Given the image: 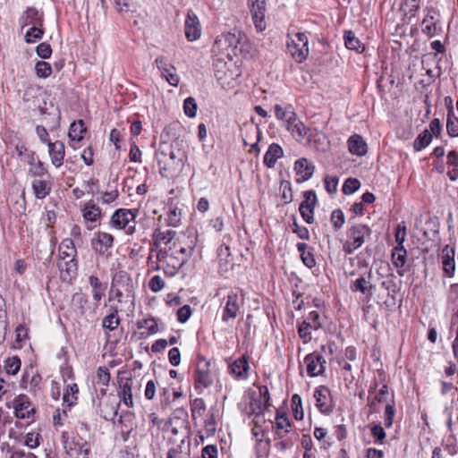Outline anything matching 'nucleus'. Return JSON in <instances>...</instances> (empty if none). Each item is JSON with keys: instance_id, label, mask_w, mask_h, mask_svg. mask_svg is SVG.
I'll use <instances>...</instances> for the list:
<instances>
[{"instance_id": "50", "label": "nucleus", "mask_w": 458, "mask_h": 458, "mask_svg": "<svg viewBox=\"0 0 458 458\" xmlns=\"http://www.w3.org/2000/svg\"><path fill=\"white\" fill-rule=\"evenodd\" d=\"M119 403L111 402L110 407H103L101 409V415L106 420H114L118 414Z\"/></svg>"}, {"instance_id": "28", "label": "nucleus", "mask_w": 458, "mask_h": 458, "mask_svg": "<svg viewBox=\"0 0 458 458\" xmlns=\"http://www.w3.org/2000/svg\"><path fill=\"white\" fill-rule=\"evenodd\" d=\"M89 284L91 287V294L96 305L98 306L105 295L106 285L103 284L99 278L94 275L89 276Z\"/></svg>"}, {"instance_id": "9", "label": "nucleus", "mask_w": 458, "mask_h": 458, "mask_svg": "<svg viewBox=\"0 0 458 458\" xmlns=\"http://www.w3.org/2000/svg\"><path fill=\"white\" fill-rule=\"evenodd\" d=\"M317 408L323 414H330L334 410V403L331 396V391L325 386H319L314 391L313 394Z\"/></svg>"}, {"instance_id": "11", "label": "nucleus", "mask_w": 458, "mask_h": 458, "mask_svg": "<svg viewBox=\"0 0 458 458\" xmlns=\"http://www.w3.org/2000/svg\"><path fill=\"white\" fill-rule=\"evenodd\" d=\"M309 38L305 33L298 32L296 39H293L289 48L293 57L298 62L304 61L309 55Z\"/></svg>"}, {"instance_id": "19", "label": "nucleus", "mask_w": 458, "mask_h": 458, "mask_svg": "<svg viewBox=\"0 0 458 458\" xmlns=\"http://www.w3.org/2000/svg\"><path fill=\"white\" fill-rule=\"evenodd\" d=\"M201 35V29L197 15L189 11L185 20V36L190 41H194L199 38Z\"/></svg>"}, {"instance_id": "10", "label": "nucleus", "mask_w": 458, "mask_h": 458, "mask_svg": "<svg viewBox=\"0 0 458 458\" xmlns=\"http://www.w3.org/2000/svg\"><path fill=\"white\" fill-rule=\"evenodd\" d=\"M12 403L14 415L18 419H30L35 413V408L26 394H19Z\"/></svg>"}, {"instance_id": "34", "label": "nucleus", "mask_w": 458, "mask_h": 458, "mask_svg": "<svg viewBox=\"0 0 458 458\" xmlns=\"http://www.w3.org/2000/svg\"><path fill=\"white\" fill-rule=\"evenodd\" d=\"M81 211L82 216L87 222L96 223L101 217V209L93 203H86Z\"/></svg>"}, {"instance_id": "37", "label": "nucleus", "mask_w": 458, "mask_h": 458, "mask_svg": "<svg viewBox=\"0 0 458 458\" xmlns=\"http://www.w3.org/2000/svg\"><path fill=\"white\" fill-rule=\"evenodd\" d=\"M436 13L429 11L422 21V32L428 38L434 37L437 33V26L434 16Z\"/></svg>"}, {"instance_id": "14", "label": "nucleus", "mask_w": 458, "mask_h": 458, "mask_svg": "<svg viewBox=\"0 0 458 458\" xmlns=\"http://www.w3.org/2000/svg\"><path fill=\"white\" fill-rule=\"evenodd\" d=\"M307 373L310 377H317L325 371L326 360L318 353L313 352L304 358Z\"/></svg>"}, {"instance_id": "12", "label": "nucleus", "mask_w": 458, "mask_h": 458, "mask_svg": "<svg viewBox=\"0 0 458 458\" xmlns=\"http://www.w3.org/2000/svg\"><path fill=\"white\" fill-rule=\"evenodd\" d=\"M284 126L297 141H301L304 139L310 140L311 137L310 129L297 117V114L288 121Z\"/></svg>"}, {"instance_id": "2", "label": "nucleus", "mask_w": 458, "mask_h": 458, "mask_svg": "<svg viewBox=\"0 0 458 458\" xmlns=\"http://www.w3.org/2000/svg\"><path fill=\"white\" fill-rule=\"evenodd\" d=\"M138 209L119 208L112 215L109 225L115 230H124L129 235L135 233Z\"/></svg>"}, {"instance_id": "57", "label": "nucleus", "mask_w": 458, "mask_h": 458, "mask_svg": "<svg viewBox=\"0 0 458 458\" xmlns=\"http://www.w3.org/2000/svg\"><path fill=\"white\" fill-rule=\"evenodd\" d=\"M395 415L394 404L387 403L384 411V425L386 428H391Z\"/></svg>"}, {"instance_id": "35", "label": "nucleus", "mask_w": 458, "mask_h": 458, "mask_svg": "<svg viewBox=\"0 0 458 458\" xmlns=\"http://www.w3.org/2000/svg\"><path fill=\"white\" fill-rule=\"evenodd\" d=\"M276 434L279 438L284 437L283 431L284 433H288L290 431V428L292 427V422L288 419L285 413L276 412Z\"/></svg>"}, {"instance_id": "64", "label": "nucleus", "mask_w": 458, "mask_h": 458, "mask_svg": "<svg viewBox=\"0 0 458 458\" xmlns=\"http://www.w3.org/2000/svg\"><path fill=\"white\" fill-rule=\"evenodd\" d=\"M98 383L107 386L110 380V373L106 367H99L97 371Z\"/></svg>"}, {"instance_id": "3", "label": "nucleus", "mask_w": 458, "mask_h": 458, "mask_svg": "<svg viewBox=\"0 0 458 458\" xmlns=\"http://www.w3.org/2000/svg\"><path fill=\"white\" fill-rule=\"evenodd\" d=\"M216 44L231 48V52L227 53L228 56L232 54L233 55H241L246 50L248 46H250L246 35L238 30H234L233 32L222 34L216 38Z\"/></svg>"}, {"instance_id": "42", "label": "nucleus", "mask_w": 458, "mask_h": 458, "mask_svg": "<svg viewBox=\"0 0 458 458\" xmlns=\"http://www.w3.org/2000/svg\"><path fill=\"white\" fill-rule=\"evenodd\" d=\"M86 131L84 123L81 120L73 122L69 129L68 137L71 140L80 141L83 138V133Z\"/></svg>"}, {"instance_id": "29", "label": "nucleus", "mask_w": 458, "mask_h": 458, "mask_svg": "<svg viewBox=\"0 0 458 458\" xmlns=\"http://www.w3.org/2000/svg\"><path fill=\"white\" fill-rule=\"evenodd\" d=\"M137 327L139 329H143V331L140 333V338H146L155 335L158 331L157 321L154 318L138 320Z\"/></svg>"}, {"instance_id": "22", "label": "nucleus", "mask_w": 458, "mask_h": 458, "mask_svg": "<svg viewBox=\"0 0 458 458\" xmlns=\"http://www.w3.org/2000/svg\"><path fill=\"white\" fill-rule=\"evenodd\" d=\"M48 153L52 164L55 167H60L64 163L65 155V146L64 142L56 140L55 142H48Z\"/></svg>"}, {"instance_id": "4", "label": "nucleus", "mask_w": 458, "mask_h": 458, "mask_svg": "<svg viewBox=\"0 0 458 458\" xmlns=\"http://www.w3.org/2000/svg\"><path fill=\"white\" fill-rule=\"evenodd\" d=\"M211 361L202 356H199L194 374V386L199 394L209 387L215 378V373L211 369Z\"/></svg>"}, {"instance_id": "61", "label": "nucleus", "mask_w": 458, "mask_h": 458, "mask_svg": "<svg viewBox=\"0 0 458 458\" xmlns=\"http://www.w3.org/2000/svg\"><path fill=\"white\" fill-rule=\"evenodd\" d=\"M396 246H403V242L406 239V225L404 222L397 225L394 234Z\"/></svg>"}, {"instance_id": "54", "label": "nucleus", "mask_w": 458, "mask_h": 458, "mask_svg": "<svg viewBox=\"0 0 458 458\" xmlns=\"http://www.w3.org/2000/svg\"><path fill=\"white\" fill-rule=\"evenodd\" d=\"M360 187V182L356 178H348L342 188V191L344 194L350 195L358 191Z\"/></svg>"}, {"instance_id": "63", "label": "nucleus", "mask_w": 458, "mask_h": 458, "mask_svg": "<svg viewBox=\"0 0 458 458\" xmlns=\"http://www.w3.org/2000/svg\"><path fill=\"white\" fill-rule=\"evenodd\" d=\"M148 287L153 293H157L165 287V281L160 276H154L148 282Z\"/></svg>"}, {"instance_id": "60", "label": "nucleus", "mask_w": 458, "mask_h": 458, "mask_svg": "<svg viewBox=\"0 0 458 458\" xmlns=\"http://www.w3.org/2000/svg\"><path fill=\"white\" fill-rule=\"evenodd\" d=\"M205 410H206V404H205V401L202 398H196L191 403V412H192L193 418H195L197 415L199 417L202 416Z\"/></svg>"}, {"instance_id": "58", "label": "nucleus", "mask_w": 458, "mask_h": 458, "mask_svg": "<svg viewBox=\"0 0 458 458\" xmlns=\"http://www.w3.org/2000/svg\"><path fill=\"white\" fill-rule=\"evenodd\" d=\"M78 393V386L76 384L69 385L64 394L63 400L69 405H72L77 399L75 394Z\"/></svg>"}, {"instance_id": "25", "label": "nucleus", "mask_w": 458, "mask_h": 458, "mask_svg": "<svg viewBox=\"0 0 458 458\" xmlns=\"http://www.w3.org/2000/svg\"><path fill=\"white\" fill-rule=\"evenodd\" d=\"M27 158L28 164L30 165V168L28 170V174L30 176L41 177L47 173L44 164L39 160L38 157L36 156L35 153L32 152L28 154Z\"/></svg>"}, {"instance_id": "27", "label": "nucleus", "mask_w": 458, "mask_h": 458, "mask_svg": "<svg viewBox=\"0 0 458 458\" xmlns=\"http://www.w3.org/2000/svg\"><path fill=\"white\" fill-rule=\"evenodd\" d=\"M57 267L63 280H71L77 274L78 267L75 259H61Z\"/></svg>"}, {"instance_id": "62", "label": "nucleus", "mask_w": 458, "mask_h": 458, "mask_svg": "<svg viewBox=\"0 0 458 458\" xmlns=\"http://www.w3.org/2000/svg\"><path fill=\"white\" fill-rule=\"evenodd\" d=\"M40 435L35 432H29L25 436L24 445L29 448L34 449L38 447L40 444L39 442Z\"/></svg>"}, {"instance_id": "32", "label": "nucleus", "mask_w": 458, "mask_h": 458, "mask_svg": "<svg viewBox=\"0 0 458 458\" xmlns=\"http://www.w3.org/2000/svg\"><path fill=\"white\" fill-rule=\"evenodd\" d=\"M118 396L120 398L119 403L123 402L127 407L133 406L131 379H127L125 382L120 385V388L118 390Z\"/></svg>"}, {"instance_id": "20", "label": "nucleus", "mask_w": 458, "mask_h": 458, "mask_svg": "<svg viewBox=\"0 0 458 458\" xmlns=\"http://www.w3.org/2000/svg\"><path fill=\"white\" fill-rule=\"evenodd\" d=\"M454 249L446 245L441 252V261L444 274L447 277H453L455 270Z\"/></svg>"}, {"instance_id": "7", "label": "nucleus", "mask_w": 458, "mask_h": 458, "mask_svg": "<svg viewBox=\"0 0 458 458\" xmlns=\"http://www.w3.org/2000/svg\"><path fill=\"white\" fill-rule=\"evenodd\" d=\"M157 263L154 269H163L165 273L174 275L185 262V259H179L166 251L159 250L157 254Z\"/></svg>"}, {"instance_id": "23", "label": "nucleus", "mask_w": 458, "mask_h": 458, "mask_svg": "<svg viewBox=\"0 0 458 458\" xmlns=\"http://www.w3.org/2000/svg\"><path fill=\"white\" fill-rule=\"evenodd\" d=\"M394 4H398V13L404 22H408L415 17L420 8L417 2H394ZM394 8H395V4H394Z\"/></svg>"}, {"instance_id": "39", "label": "nucleus", "mask_w": 458, "mask_h": 458, "mask_svg": "<svg viewBox=\"0 0 458 458\" xmlns=\"http://www.w3.org/2000/svg\"><path fill=\"white\" fill-rule=\"evenodd\" d=\"M61 259H74L76 249L70 239L64 240L59 246Z\"/></svg>"}, {"instance_id": "55", "label": "nucleus", "mask_w": 458, "mask_h": 458, "mask_svg": "<svg viewBox=\"0 0 458 458\" xmlns=\"http://www.w3.org/2000/svg\"><path fill=\"white\" fill-rule=\"evenodd\" d=\"M299 211L306 223L312 224L314 222V207L311 205L301 204Z\"/></svg>"}, {"instance_id": "56", "label": "nucleus", "mask_w": 458, "mask_h": 458, "mask_svg": "<svg viewBox=\"0 0 458 458\" xmlns=\"http://www.w3.org/2000/svg\"><path fill=\"white\" fill-rule=\"evenodd\" d=\"M43 36V30L38 26H32L25 33V40L27 43H34L40 39Z\"/></svg>"}, {"instance_id": "8", "label": "nucleus", "mask_w": 458, "mask_h": 458, "mask_svg": "<svg viewBox=\"0 0 458 458\" xmlns=\"http://www.w3.org/2000/svg\"><path fill=\"white\" fill-rule=\"evenodd\" d=\"M243 305V298L236 293H230L226 299L223 309L222 321L227 323L230 319H234Z\"/></svg>"}, {"instance_id": "18", "label": "nucleus", "mask_w": 458, "mask_h": 458, "mask_svg": "<svg viewBox=\"0 0 458 458\" xmlns=\"http://www.w3.org/2000/svg\"><path fill=\"white\" fill-rule=\"evenodd\" d=\"M250 13L253 23L259 31H263L267 28L265 21L266 2H252Z\"/></svg>"}, {"instance_id": "13", "label": "nucleus", "mask_w": 458, "mask_h": 458, "mask_svg": "<svg viewBox=\"0 0 458 458\" xmlns=\"http://www.w3.org/2000/svg\"><path fill=\"white\" fill-rule=\"evenodd\" d=\"M114 245V236L106 232H97L91 239L93 250L100 255H105Z\"/></svg>"}, {"instance_id": "46", "label": "nucleus", "mask_w": 458, "mask_h": 458, "mask_svg": "<svg viewBox=\"0 0 458 458\" xmlns=\"http://www.w3.org/2000/svg\"><path fill=\"white\" fill-rule=\"evenodd\" d=\"M432 140V135L428 131V130L423 131L419 136L415 139L413 142V148L416 151H420L425 148Z\"/></svg>"}, {"instance_id": "45", "label": "nucleus", "mask_w": 458, "mask_h": 458, "mask_svg": "<svg viewBox=\"0 0 458 458\" xmlns=\"http://www.w3.org/2000/svg\"><path fill=\"white\" fill-rule=\"evenodd\" d=\"M344 44L347 48L351 50H355L359 53H361L364 50V46L360 42V40L355 37L352 31H347L344 34Z\"/></svg>"}, {"instance_id": "5", "label": "nucleus", "mask_w": 458, "mask_h": 458, "mask_svg": "<svg viewBox=\"0 0 458 458\" xmlns=\"http://www.w3.org/2000/svg\"><path fill=\"white\" fill-rule=\"evenodd\" d=\"M156 159L161 174H164V172L175 170L182 164V159L168 145L158 148L156 152Z\"/></svg>"}, {"instance_id": "33", "label": "nucleus", "mask_w": 458, "mask_h": 458, "mask_svg": "<svg viewBox=\"0 0 458 458\" xmlns=\"http://www.w3.org/2000/svg\"><path fill=\"white\" fill-rule=\"evenodd\" d=\"M22 27L32 24V26L41 25L42 17L38 11L33 7L28 8L21 18Z\"/></svg>"}, {"instance_id": "41", "label": "nucleus", "mask_w": 458, "mask_h": 458, "mask_svg": "<svg viewBox=\"0 0 458 458\" xmlns=\"http://www.w3.org/2000/svg\"><path fill=\"white\" fill-rule=\"evenodd\" d=\"M21 361L18 356L8 357L4 361V372L9 376L16 375L21 369Z\"/></svg>"}, {"instance_id": "16", "label": "nucleus", "mask_w": 458, "mask_h": 458, "mask_svg": "<svg viewBox=\"0 0 458 458\" xmlns=\"http://www.w3.org/2000/svg\"><path fill=\"white\" fill-rule=\"evenodd\" d=\"M250 369L248 357L243 355L233 362L229 363V373L236 380H245L248 378Z\"/></svg>"}, {"instance_id": "48", "label": "nucleus", "mask_w": 458, "mask_h": 458, "mask_svg": "<svg viewBox=\"0 0 458 458\" xmlns=\"http://www.w3.org/2000/svg\"><path fill=\"white\" fill-rule=\"evenodd\" d=\"M118 310L117 308H114L113 312L103 318L102 326L104 328H106L110 331H113L117 328L120 324V319L117 316Z\"/></svg>"}, {"instance_id": "40", "label": "nucleus", "mask_w": 458, "mask_h": 458, "mask_svg": "<svg viewBox=\"0 0 458 458\" xmlns=\"http://www.w3.org/2000/svg\"><path fill=\"white\" fill-rule=\"evenodd\" d=\"M446 130L450 137L458 136V118L454 115V106H448Z\"/></svg>"}, {"instance_id": "52", "label": "nucleus", "mask_w": 458, "mask_h": 458, "mask_svg": "<svg viewBox=\"0 0 458 458\" xmlns=\"http://www.w3.org/2000/svg\"><path fill=\"white\" fill-rule=\"evenodd\" d=\"M36 74L39 78L46 79L52 73V67L50 64L45 61H38L35 66Z\"/></svg>"}, {"instance_id": "6", "label": "nucleus", "mask_w": 458, "mask_h": 458, "mask_svg": "<svg viewBox=\"0 0 458 458\" xmlns=\"http://www.w3.org/2000/svg\"><path fill=\"white\" fill-rule=\"evenodd\" d=\"M322 326L320 315L318 311H310L301 323L298 325V334L304 344L311 340V331L318 330Z\"/></svg>"}, {"instance_id": "17", "label": "nucleus", "mask_w": 458, "mask_h": 458, "mask_svg": "<svg viewBox=\"0 0 458 458\" xmlns=\"http://www.w3.org/2000/svg\"><path fill=\"white\" fill-rule=\"evenodd\" d=\"M225 63H218L216 64L217 69L215 72V76L219 82L220 86L226 89H233L237 85L236 77L233 76V72L230 71H223L222 66H225Z\"/></svg>"}, {"instance_id": "59", "label": "nucleus", "mask_w": 458, "mask_h": 458, "mask_svg": "<svg viewBox=\"0 0 458 458\" xmlns=\"http://www.w3.org/2000/svg\"><path fill=\"white\" fill-rule=\"evenodd\" d=\"M162 77H164L166 81L174 87H176L179 84L180 77L176 72L175 67L173 65L172 69H167V72H164L161 73Z\"/></svg>"}, {"instance_id": "26", "label": "nucleus", "mask_w": 458, "mask_h": 458, "mask_svg": "<svg viewBox=\"0 0 458 458\" xmlns=\"http://www.w3.org/2000/svg\"><path fill=\"white\" fill-rule=\"evenodd\" d=\"M31 188L34 196L38 199H43L50 194L52 191V183L43 179H34L31 182Z\"/></svg>"}, {"instance_id": "43", "label": "nucleus", "mask_w": 458, "mask_h": 458, "mask_svg": "<svg viewBox=\"0 0 458 458\" xmlns=\"http://www.w3.org/2000/svg\"><path fill=\"white\" fill-rule=\"evenodd\" d=\"M274 110L276 117L280 121H284V125L296 114L291 106L284 108L281 105L276 104L274 106Z\"/></svg>"}, {"instance_id": "21", "label": "nucleus", "mask_w": 458, "mask_h": 458, "mask_svg": "<svg viewBox=\"0 0 458 458\" xmlns=\"http://www.w3.org/2000/svg\"><path fill=\"white\" fill-rule=\"evenodd\" d=\"M111 287L119 289L121 291L131 293H133L132 279L130 275L125 271L116 272L111 283Z\"/></svg>"}, {"instance_id": "15", "label": "nucleus", "mask_w": 458, "mask_h": 458, "mask_svg": "<svg viewBox=\"0 0 458 458\" xmlns=\"http://www.w3.org/2000/svg\"><path fill=\"white\" fill-rule=\"evenodd\" d=\"M372 273L369 271L367 276H361L350 284V289L352 293H361L369 297H371L376 290V285L371 284Z\"/></svg>"}, {"instance_id": "44", "label": "nucleus", "mask_w": 458, "mask_h": 458, "mask_svg": "<svg viewBox=\"0 0 458 458\" xmlns=\"http://www.w3.org/2000/svg\"><path fill=\"white\" fill-rule=\"evenodd\" d=\"M1 451L10 454L9 458H37V456L30 452H25L20 449L13 450L6 442L2 443Z\"/></svg>"}, {"instance_id": "24", "label": "nucleus", "mask_w": 458, "mask_h": 458, "mask_svg": "<svg viewBox=\"0 0 458 458\" xmlns=\"http://www.w3.org/2000/svg\"><path fill=\"white\" fill-rule=\"evenodd\" d=\"M349 151L352 155L359 157L364 156L368 151V146L363 138L358 134H354L348 139L347 141Z\"/></svg>"}, {"instance_id": "1", "label": "nucleus", "mask_w": 458, "mask_h": 458, "mask_svg": "<svg viewBox=\"0 0 458 458\" xmlns=\"http://www.w3.org/2000/svg\"><path fill=\"white\" fill-rule=\"evenodd\" d=\"M372 231L364 224L351 225L346 231V241L343 245V250L346 255L352 254L370 238Z\"/></svg>"}, {"instance_id": "53", "label": "nucleus", "mask_w": 458, "mask_h": 458, "mask_svg": "<svg viewBox=\"0 0 458 458\" xmlns=\"http://www.w3.org/2000/svg\"><path fill=\"white\" fill-rule=\"evenodd\" d=\"M197 109L198 106L196 100L192 97H189L183 101V111L188 117H195Z\"/></svg>"}, {"instance_id": "30", "label": "nucleus", "mask_w": 458, "mask_h": 458, "mask_svg": "<svg viewBox=\"0 0 458 458\" xmlns=\"http://www.w3.org/2000/svg\"><path fill=\"white\" fill-rule=\"evenodd\" d=\"M294 169L297 174L301 176V181L309 180L314 173V165L307 158H300L294 163Z\"/></svg>"}, {"instance_id": "36", "label": "nucleus", "mask_w": 458, "mask_h": 458, "mask_svg": "<svg viewBox=\"0 0 458 458\" xmlns=\"http://www.w3.org/2000/svg\"><path fill=\"white\" fill-rule=\"evenodd\" d=\"M176 235V232L172 229H167L162 231L160 229H157L153 233L154 242L157 246L161 244H168L170 243Z\"/></svg>"}, {"instance_id": "49", "label": "nucleus", "mask_w": 458, "mask_h": 458, "mask_svg": "<svg viewBox=\"0 0 458 458\" xmlns=\"http://www.w3.org/2000/svg\"><path fill=\"white\" fill-rule=\"evenodd\" d=\"M292 410L295 420H301L303 419L304 412L301 406V398L297 394L292 396Z\"/></svg>"}, {"instance_id": "38", "label": "nucleus", "mask_w": 458, "mask_h": 458, "mask_svg": "<svg viewBox=\"0 0 458 458\" xmlns=\"http://www.w3.org/2000/svg\"><path fill=\"white\" fill-rule=\"evenodd\" d=\"M407 260V251L403 246H395L392 251V262L397 268H403Z\"/></svg>"}, {"instance_id": "31", "label": "nucleus", "mask_w": 458, "mask_h": 458, "mask_svg": "<svg viewBox=\"0 0 458 458\" xmlns=\"http://www.w3.org/2000/svg\"><path fill=\"white\" fill-rule=\"evenodd\" d=\"M283 155V148L278 144L273 143L268 147V149L264 156V164L267 167L272 168Z\"/></svg>"}, {"instance_id": "47", "label": "nucleus", "mask_w": 458, "mask_h": 458, "mask_svg": "<svg viewBox=\"0 0 458 458\" xmlns=\"http://www.w3.org/2000/svg\"><path fill=\"white\" fill-rule=\"evenodd\" d=\"M182 219V210L176 207H169L166 213L165 221L168 225L176 227L180 225Z\"/></svg>"}, {"instance_id": "51", "label": "nucleus", "mask_w": 458, "mask_h": 458, "mask_svg": "<svg viewBox=\"0 0 458 458\" xmlns=\"http://www.w3.org/2000/svg\"><path fill=\"white\" fill-rule=\"evenodd\" d=\"M330 221L333 225L334 230L338 231L343 227L345 222V216L341 209H335L331 213Z\"/></svg>"}]
</instances>
